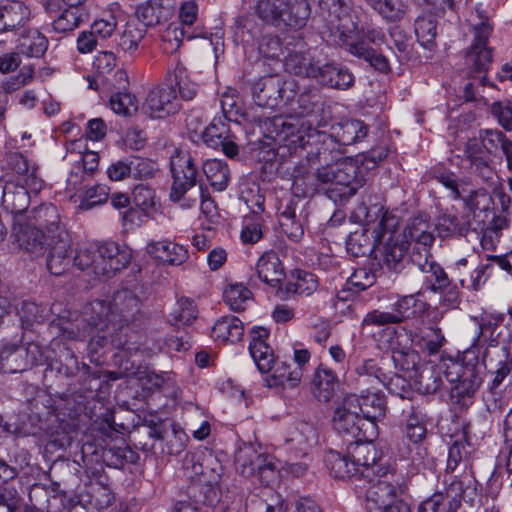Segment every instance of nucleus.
<instances>
[{"label": "nucleus", "instance_id": "10", "mask_svg": "<svg viewBox=\"0 0 512 512\" xmlns=\"http://www.w3.org/2000/svg\"><path fill=\"white\" fill-rule=\"evenodd\" d=\"M313 119H305L297 115L275 116L266 123L267 131L270 137L280 146L287 148L290 154L303 150L306 146L313 144L310 140L315 137H321L313 126Z\"/></svg>", "mask_w": 512, "mask_h": 512}, {"label": "nucleus", "instance_id": "56", "mask_svg": "<svg viewBox=\"0 0 512 512\" xmlns=\"http://www.w3.org/2000/svg\"><path fill=\"white\" fill-rule=\"evenodd\" d=\"M109 104L114 113L131 116L138 110L135 96L128 92H117L111 95Z\"/></svg>", "mask_w": 512, "mask_h": 512}, {"label": "nucleus", "instance_id": "30", "mask_svg": "<svg viewBox=\"0 0 512 512\" xmlns=\"http://www.w3.org/2000/svg\"><path fill=\"white\" fill-rule=\"evenodd\" d=\"M146 252L153 258L169 265H181L188 257V250L169 240L150 241L146 246Z\"/></svg>", "mask_w": 512, "mask_h": 512}, {"label": "nucleus", "instance_id": "8", "mask_svg": "<svg viewBox=\"0 0 512 512\" xmlns=\"http://www.w3.org/2000/svg\"><path fill=\"white\" fill-rule=\"evenodd\" d=\"M130 260L129 251L114 242H104L79 245L73 264L80 270L91 269L96 276H110L125 268Z\"/></svg>", "mask_w": 512, "mask_h": 512}, {"label": "nucleus", "instance_id": "53", "mask_svg": "<svg viewBox=\"0 0 512 512\" xmlns=\"http://www.w3.org/2000/svg\"><path fill=\"white\" fill-rule=\"evenodd\" d=\"M72 441L71 433L67 423H58L47 431L46 450L54 452L70 446Z\"/></svg>", "mask_w": 512, "mask_h": 512}, {"label": "nucleus", "instance_id": "48", "mask_svg": "<svg viewBox=\"0 0 512 512\" xmlns=\"http://www.w3.org/2000/svg\"><path fill=\"white\" fill-rule=\"evenodd\" d=\"M392 359L396 367L405 372L408 377L416 378L419 375L420 355L409 348H393Z\"/></svg>", "mask_w": 512, "mask_h": 512}, {"label": "nucleus", "instance_id": "16", "mask_svg": "<svg viewBox=\"0 0 512 512\" xmlns=\"http://www.w3.org/2000/svg\"><path fill=\"white\" fill-rule=\"evenodd\" d=\"M336 188L330 189L329 199L343 205L356 194L366 182L358 161L349 159L334 163Z\"/></svg>", "mask_w": 512, "mask_h": 512}, {"label": "nucleus", "instance_id": "7", "mask_svg": "<svg viewBox=\"0 0 512 512\" xmlns=\"http://www.w3.org/2000/svg\"><path fill=\"white\" fill-rule=\"evenodd\" d=\"M373 439L350 441L347 446L349 461L336 451H330L325 457L330 476L336 480H349L360 473L363 478L371 479L370 470L376 465L378 452Z\"/></svg>", "mask_w": 512, "mask_h": 512}, {"label": "nucleus", "instance_id": "31", "mask_svg": "<svg viewBox=\"0 0 512 512\" xmlns=\"http://www.w3.org/2000/svg\"><path fill=\"white\" fill-rule=\"evenodd\" d=\"M393 310L400 318V323L406 319L423 317L429 310L430 305L424 299L422 290L416 293L400 297L393 305Z\"/></svg>", "mask_w": 512, "mask_h": 512}, {"label": "nucleus", "instance_id": "20", "mask_svg": "<svg viewBox=\"0 0 512 512\" xmlns=\"http://www.w3.org/2000/svg\"><path fill=\"white\" fill-rule=\"evenodd\" d=\"M411 222L402 232L391 231L380 250V261L388 270L400 272L405 265L407 251L414 243L410 239Z\"/></svg>", "mask_w": 512, "mask_h": 512}, {"label": "nucleus", "instance_id": "40", "mask_svg": "<svg viewBox=\"0 0 512 512\" xmlns=\"http://www.w3.org/2000/svg\"><path fill=\"white\" fill-rule=\"evenodd\" d=\"M17 48L20 53L29 57H41L48 48L47 38L37 29H23L18 33Z\"/></svg>", "mask_w": 512, "mask_h": 512}, {"label": "nucleus", "instance_id": "29", "mask_svg": "<svg viewBox=\"0 0 512 512\" xmlns=\"http://www.w3.org/2000/svg\"><path fill=\"white\" fill-rule=\"evenodd\" d=\"M314 79L323 86L341 90L349 89L354 84V76L347 68L322 61Z\"/></svg>", "mask_w": 512, "mask_h": 512}, {"label": "nucleus", "instance_id": "26", "mask_svg": "<svg viewBox=\"0 0 512 512\" xmlns=\"http://www.w3.org/2000/svg\"><path fill=\"white\" fill-rule=\"evenodd\" d=\"M484 362H486V365L494 375L489 386L491 393L494 394V391L500 388L502 384L509 382V375L512 371L510 350L497 347L486 349Z\"/></svg>", "mask_w": 512, "mask_h": 512}, {"label": "nucleus", "instance_id": "57", "mask_svg": "<svg viewBox=\"0 0 512 512\" xmlns=\"http://www.w3.org/2000/svg\"><path fill=\"white\" fill-rule=\"evenodd\" d=\"M45 309L34 302L24 301L18 311L21 326L23 329H30L34 324L41 323L44 318Z\"/></svg>", "mask_w": 512, "mask_h": 512}, {"label": "nucleus", "instance_id": "45", "mask_svg": "<svg viewBox=\"0 0 512 512\" xmlns=\"http://www.w3.org/2000/svg\"><path fill=\"white\" fill-rule=\"evenodd\" d=\"M146 35V29L139 20H130L126 23L123 32L120 35L118 45L124 51L133 55L138 49Z\"/></svg>", "mask_w": 512, "mask_h": 512}, {"label": "nucleus", "instance_id": "62", "mask_svg": "<svg viewBox=\"0 0 512 512\" xmlns=\"http://www.w3.org/2000/svg\"><path fill=\"white\" fill-rule=\"evenodd\" d=\"M331 160L321 162L324 165L316 169V180L318 181L319 193H324L329 198L330 189L336 188V177L334 164Z\"/></svg>", "mask_w": 512, "mask_h": 512}, {"label": "nucleus", "instance_id": "6", "mask_svg": "<svg viewBox=\"0 0 512 512\" xmlns=\"http://www.w3.org/2000/svg\"><path fill=\"white\" fill-rule=\"evenodd\" d=\"M269 332L265 328H255L251 331L249 352L258 369L262 373H270L265 379L268 387L288 385L298 386L302 379V369L293 367L286 361H275L271 347L266 343Z\"/></svg>", "mask_w": 512, "mask_h": 512}, {"label": "nucleus", "instance_id": "14", "mask_svg": "<svg viewBox=\"0 0 512 512\" xmlns=\"http://www.w3.org/2000/svg\"><path fill=\"white\" fill-rule=\"evenodd\" d=\"M358 405L354 396H346L343 403L334 412V428L339 433L350 435L353 439H374L377 435V426L362 417L356 410Z\"/></svg>", "mask_w": 512, "mask_h": 512}, {"label": "nucleus", "instance_id": "60", "mask_svg": "<svg viewBox=\"0 0 512 512\" xmlns=\"http://www.w3.org/2000/svg\"><path fill=\"white\" fill-rule=\"evenodd\" d=\"M373 9L392 22L400 21L406 12V7L400 0H380Z\"/></svg>", "mask_w": 512, "mask_h": 512}, {"label": "nucleus", "instance_id": "42", "mask_svg": "<svg viewBox=\"0 0 512 512\" xmlns=\"http://www.w3.org/2000/svg\"><path fill=\"white\" fill-rule=\"evenodd\" d=\"M24 346L5 344L0 349V371L17 373L26 370Z\"/></svg>", "mask_w": 512, "mask_h": 512}, {"label": "nucleus", "instance_id": "13", "mask_svg": "<svg viewBox=\"0 0 512 512\" xmlns=\"http://www.w3.org/2000/svg\"><path fill=\"white\" fill-rule=\"evenodd\" d=\"M170 172L172 176L170 200L179 203L183 209L195 206L196 197L187 196V193L197 184V167L193 157L186 151L176 150L170 158Z\"/></svg>", "mask_w": 512, "mask_h": 512}, {"label": "nucleus", "instance_id": "59", "mask_svg": "<svg viewBox=\"0 0 512 512\" xmlns=\"http://www.w3.org/2000/svg\"><path fill=\"white\" fill-rule=\"evenodd\" d=\"M109 197V188L104 184H96L85 189L80 208L84 210L91 209L107 201Z\"/></svg>", "mask_w": 512, "mask_h": 512}, {"label": "nucleus", "instance_id": "43", "mask_svg": "<svg viewBox=\"0 0 512 512\" xmlns=\"http://www.w3.org/2000/svg\"><path fill=\"white\" fill-rule=\"evenodd\" d=\"M89 14L85 7H67L53 21V29L58 33L71 32L82 22L88 20Z\"/></svg>", "mask_w": 512, "mask_h": 512}, {"label": "nucleus", "instance_id": "23", "mask_svg": "<svg viewBox=\"0 0 512 512\" xmlns=\"http://www.w3.org/2000/svg\"><path fill=\"white\" fill-rule=\"evenodd\" d=\"M203 141L207 146L218 149L230 158L235 157L238 152V145L235 143V136L231 133L230 127L225 118H214L202 134Z\"/></svg>", "mask_w": 512, "mask_h": 512}, {"label": "nucleus", "instance_id": "41", "mask_svg": "<svg viewBox=\"0 0 512 512\" xmlns=\"http://www.w3.org/2000/svg\"><path fill=\"white\" fill-rule=\"evenodd\" d=\"M172 15V10L168 5L160 0H150L137 9V18L146 29L147 26H154L167 21Z\"/></svg>", "mask_w": 512, "mask_h": 512}, {"label": "nucleus", "instance_id": "35", "mask_svg": "<svg viewBox=\"0 0 512 512\" xmlns=\"http://www.w3.org/2000/svg\"><path fill=\"white\" fill-rule=\"evenodd\" d=\"M256 273L264 283L275 287L284 279V268L274 251L264 253L257 261Z\"/></svg>", "mask_w": 512, "mask_h": 512}, {"label": "nucleus", "instance_id": "3", "mask_svg": "<svg viewBox=\"0 0 512 512\" xmlns=\"http://www.w3.org/2000/svg\"><path fill=\"white\" fill-rule=\"evenodd\" d=\"M414 243L410 260L423 274V285L426 290L441 293L450 286L451 279L431 254V247L435 241L434 228L425 219L416 217L411 221L408 231Z\"/></svg>", "mask_w": 512, "mask_h": 512}, {"label": "nucleus", "instance_id": "18", "mask_svg": "<svg viewBox=\"0 0 512 512\" xmlns=\"http://www.w3.org/2000/svg\"><path fill=\"white\" fill-rule=\"evenodd\" d=\"M491 32L487 18L474 26V39L465 54V65L472 77L487 72L492 62V50L488 47Z\"/></svg>", "mask_w": 512, "mask_h": 512}, {"label": "nucleus", "instance_id": "27", "mask_svg": "<svg viewBox=\"0 0 512 512\" xmlns=\"http://www.w3.org/2000/svg\"><path fill=\"white\" fill-rule=\"evenodd\" d=\"M49 254L47 257V269L53 275L63 274L69 266L68 250L71 241L66 230L58 231V234L50 235Z\"/></svg>", "mask_w": 512, "mask_h": 512}, {"label": "nucleus", "instance_id": "21", "mask_svg": "<svg viewBox=\"0 0 512 512\" xmlns=\"http://www.w3.org/2000/svg\"><path fill=\"white\" fill-rule=\"evenodd\" d=\"M357 221L361 222L364 228H370L372 234L376 237L385 236L390 233L396 226V218L384 210L380 203H374L367 206L361 203L352 215Z\"/></svg>", "mask_w": 512, "mask_h": 512}, {"label": "nucleus", "instance_id": "33", "mask_svg": "<svg viewBox=\"0 0 512 512\" xmlns=\"http://www.w3.org/2000/svg\"><path fill=\"white\" fill-rule=\"evenodd\" d=\"M30 204V195L24 185L7 182L3 187L2 205L14 214L15 217H23L21 214L27 210Z\"/></svg>", "mask_w": 512, "mask_h": 512}, {"label": "nucleus", "instance_id": "9", "mask_svg": "<svg viewBox=\"0 0 512 512\" xmlns=\"http://www.w3.org/2000/svg\"><path fill=\"white\" fill-rule=\"evenodd\" d=\"M236 470L243 478L259 477L262 480L275 478H302L306 476L307 466L293 463L282 467L281 461L272 455L258 454L253 447L239 449L236 454Z\"/></svg>", "mask_w": 512, "mask_h": 512}, {"label": "nucleus", "instance_id": "51", "mask_svg": "<svg viewBox=\"0 0 512 512\" xmlns=\"http://www.w3.org/2000/svg\"><path fill=\"white\" fill-rule=\"evenodd\" d=\"M459 505L457 498L438 493L423 501L418 512H457Z\"/></svg>", "mask_w": 512, "mask_h": 512}, {"label": "nucleus", "instance_id": "1", "mask_svg": "<svg viewBox=\"0 0 512 512\" xmlns=\"http://www.w3.org/2000/svg\"><path fill=\"white\" fill-rule=\"evenodd\" d=\"M141 310V300L127 288L117 290L112 300H94L72 320H60L58 329L63 339L85 340L89 338L93 349L104 347L108 341L116 347L124 346L118 335Z\"/></svg>", "mask_w": 512, "mask_h": 512}, {"label": "nucleus", "instance_id": "37", "mask_svg": "<svg viewBox=\"0 0 512 512\" xmlns=\"http://www.w3.org/2000/svg\"><path fill=\"white\" fill-rule=\"evenodd\" d=\"M166 81L172 87L178 88L180 97L185 101L192 100L199 91V85L189 79L187 70L180 61L168 69Z\"/></svg>", "mask_w": 512, "mask_h": 512}, {"label": "nucleus", "instance_id": "52", "mask_svg": "<svg viewBox=\"0 0 512 512\" xmlns=\"http://www.w3.org/2000/svg\"><path fill=\"white\" fill-rule=\"evenodd\" d=\"M251 292L243 284H230L223 292L224 302L234 311L245 310L251 301Z\"/></svg>", "mask_w": 512, "mask_h": 512}, {"label": "nucleus", "instance_id": "36", "mask_svg": "<svg viewBox=\"0 0 512 512\" xmlns=\"http://www.w3.org/2000/svg\"><path fill=\"white\" fill-rule=\"evenodd\" d=\"M349 396L356 398L359 404L358 407L356 406V410L367 421L376 424V421L385 415L386 401L383 394L368 391L365 394H350Z\"/></svg>", "mask_w": 512, "mask_h": 512}, {"label": "nucleus", "instance_id": "19", "mask_svg": "<svg viewBox=\"0 0 512 512\" xmlns=\"http://www.w3.org/2000/svg\"><path fill=\"white\" fill-rule=\"evenodd\" d=\"M12 236L17 247L33 258L43 256L50 245V235L24 217L14 218Z\"/></svg>", "mask_w": 512, "mask_h": 512}, {"label": "nucleus", "instance_id": "22", "mask_svg": "<svg viewBox=\"0 0 512 512\" xmlns=\"http://www.w3.org/2000/svg\"><path fill=\"white\" fill-rule=\"evenodd\" d=\"M365 508L368 512H379L404 492L405 485L399 482H364Z\"/></svg>", "mask_w": 512, "mask_h": 512}, {"label": "nucleus", "instance_id": "55", "mask_svg": "<svg viewBox=\"0 0 512 512\" xmlns=\"http://www.w3.org/2000/svg\"><path fill=\"white\" fill-rule=\"evenodd\" d=\"M317 289L316 276L310 272L297 271L296 278L286 286L288 293L309 296Z\"/></svg>", "mask_w": 512, "mask_h": 512}, {"label": "nucleus", "instance_id": "39", "mask_svg": "<svg viewBox=\"0 0 512 512\" xmlns=\"http://www.w3.org/2000/svg\"><path fill=\"white\" fill-rule=\"evenodd\" d=\"M383 236L376 237L370 228H362L350 233L346 240L347 252L354 256H366L373 251L376 242H380Z\"/></svg>", "mask_w": 512, "mask_h": 512}, {"label": "nucleus", "instance_id": "24", "mask_svg": "<svg viewBox=\"0 0 512 512\" xmlns=\"http://www.w3.org/2000/svg\"><path fill=\"white\" fill-rule=\"evenodd\" d=\"M144 108L151 117L162 118L180 109L175 88L167 81L165 85L151 90L144 103Z\"/></svg>", "mask_w": 512, "mask_h": 512}, {"label": "nucleus", "instance_id": "11", "mask_svg": "<svg viewBox=\"0 0 512 512\" xmlns=\"http://www.w3.org/2000/svg\"><path fill=\"white\" fill-rule=\"evenodd\" d=\"M255 13L266 25L278 29H300L308 20L310 6L307 0H259Z\"/></svg>", "mask_w": 512, "mask_h": 512}, {"label": "nucleus", "instance_id": "15", "mask_svg": "<svg viewBox=\"0 0 512 512\" xmlns=\"http://www.w3.org/2000/svg\"><path fill=\"white\" fill-rule=\"evenodd\" d=\"M252 95L256 105L273 109L280 101L289 103L295 98L297 83L294 79L284 80L278 75L265 76L253 84Z\"/></svg>", "mask_w": 512, "mask_h": 512}, {"label": "nucleus", "instance_id": "12", "mask_svg": "<svg viewBox=\"0 0 512 512\" xmlns=\"http://www.w3.org/2000/svg\"><path fill=\"white\" fill-rule=\"evenodd\" d=\"M368 127L361 120H346L333 124L329 135L322 134L318 137L316 151H307V159L310 163L327 162L333 160L332 148L334 144L340 146L352 145L367 136Z\"/></svg>", "mask_w": 512, "mask_h": 512}, {"label": "nucleus", "instance_id": "28", "mask_svg": "<svg viewBox=\"0 0 512 512\" xmlns=\"http://www.w3.org/2000/svg\"><path fill=\"white\" fill-rule=\"evenodd\" d=\"M320 62L317 50L308 49L289 52L285 57L284 66L289 73L314 79Z\"/></svg>", "mask_w": 512, "mask_h": 512}, {"label": "nucleus", "instance_id": "32", "mask_svg": "<svg viewBox=\"0 0 512 512\" xmlns=\"http://www.w3.org/2000/svg\"><path fill=\"white\" fill-rule=\"evenodd\" d=\"M339 387L336 373L324 364H320L314 372L312 391L319 401L328 402Z\"/></svg>", "mask_w": 512, "mask_h": 512}, {"label": "nucleus", "instance_id": "34", "mask_svg": "<svg viewBox=\"0 0 512 512\" xmlns=\"http://www.w3.org/2000/svg\"><path fill=\"white\" fill-rule=\"evenodd\" d=\"M26 220L36 227L45 229L49 235H55L58 234V231L65 230V228L61 226L57 207L51 203H44L33 208Z\"/></svg>", "mask_w": 512, "mask_h": 512}, {"label": "nucleus", "instance_id": "61", "mask_svg": "<svg viewBox=\"0 0 512 512\" xmlns=\"http://www.w3.org/2000/svg\"><path fill=\"white\" fill-rule=\"evenodd\" d=\"M390 324H400V318L396 315V312L393 310L382 311L379 309L372 310L368 312L362 320V327H381Z\"/></svg>", "mask_w": 512, "mask_h": 512}, {"label": "nucleus", "instance_id": "17", "mask_svg": "<svg viewBox=\"0 0 512 512\" xmlns=\"http://www.w3.org/2000/svg\"><path fill=\"white\" fill-rule=\"evenodd\" d=\"M505 320L502 313H491L475 318L478 324V334L472 344L479 345V338L482 336L487 342V349L506 348L510 350L512 342V306L508 309V319L504 328L497 331L500 324Z\"/></svg>", "mask_w": 512, "mask_h": 512}, {"label": "nucleus", "instance_id": "49", "mask_svg": "<svg viewBox=\"0 0 512 512\" xmlns=\"http://www.w3.org/2000/svg\"><path fill=\"white\" fill-rule=\"evenodd\" d=\"M412 341L426 350L430 355L438 353L443 346L445 338L440 328L425 327L415 333Z\"/></svg>", "mask_w": 512, "mask_h": 512}, {"label": "nucleus", "instance_id": "50", "mask_svg": "<svg viewBox=\"0 0 512 512\" xmlns=\"http://www.w3.org/2000/svg\"><path fill=\"white\" fill-rule=\"evenodd\" d=\"M198 316V309L195 303L186 297L177 300L173 311L169 315L172 325L180 327L190 325Z\"/></svg>", "mask_w": 512, "mask_h": 512}, {"label": "nucleus", "instance_id": "63", "mask_svg": "<svg viewBox=\"0 0 512 512\" xmlns=\"http://www.w3.org/2000/svg\"><path fill=\"white\" fill-rule=\"evenodd\" d=\"M201 489L204 493V504L213 507L221 503L224 508H228V495H223L219 482H204Z\"/></svg>", "mask_w": 512, "mask_h": 512}, {"label": "nucleus", "instance_id": "2", "mask_svg": "<svg viewBox=\"0 0 512 512\" xmlns=\"http://www.w3.org/2000/svg\"><path fill=\"white\" fill-rule=\"evenodd\" d=\"M319 8L337 45L346 46L350 54L364 59L378 72L390 71L388 59L384 55L369 47L364 41L349 42L357 25L349 13L345 0H319Z\"/></svg>", "mask_w": 512, "mask_h": 512}, {"label": "nucleus", "instance_id": "4", "mask_svg": "<svg viewBox=\"0 0 512 512\" xmlns=\"http://www.w3.org/2000/svg\"><path fill=\"white\" fill-rule=\"evenodd\" d=\"M480 346L471 344L463 351L459 361H451L444 370V376L450 383L451 400L461 408L473 403L474 395L484 380V365L480 362Z\"/></svg>", "mask_w": 512, "mask_h": 512}, {"label": "nucleus", "instance_id": "54", "mask_svg": "<svg viewBox=\"0 0 512 512\" xmlns=\"http://www.w3.org/2000/svg\"><path fill=\"white\" fill-rule=\"evenodd\" d=\"M297 103L300 108L299 117H304L305 119L315 117L314 121H317L315 114L322 109L317 89L313 88L302 92L298 96Z\"/></svg>", "mask_w": 512, "mask_h": 512}, {"label": "nucleus", "instance_id": "44", "mask_svg": "<svg viewBox=\"0 0 512 512\" xmlns=\"http://www.w3.org/2000/svg\"><path fill=\"white\" fill-rule=\"evenodd\" d=\"M471 228L469 220L456 215L444 213L438 218L436 229L441 238L465 236Z\"/></svg>", "mask_w": 512, "mask_h": 512}, {"label": "nucleus", "instance_id": "58", "mask_svg": "<svg viewBox=\"0 0 512 512\" xmlns=\"http://www.w3.org/2000/svg\"><path fill=\"white\" fill-rule=\"evenodd\" d=\"M414 29L418 40L423 45L431 43L436 36V22L430 14L419 16L415 20Z\"/></svg>", "mask_w": 512, "mask_h": 512}, {"label": "nucleus", "instance_id": "5", "mask_svg": "<svg viewBox=\"0 0 512 512\" xmlns=\"http://www.w3.org/2000/svg\"><path fill=\"white\" fill-rule=\"evenodd\" d=\"M293 196L280 202L278 207V222L287 237L298 242L304 235V222L307 214L301 197H312L319 193L316 172L314 174L302 173L293 176Z\"/></svg>", "mask_w": 512, "mask_h": 512}, {"label": "nucleus", "instance_id": "38", "mask_svg": "<svg viewBox=\"0 0 512 512\" xmlns=\"http://www.w3.org/2000/svg\"><path fill=\"white\" fill-rule=\"evenodd\" d=\"M244 333L243 322L235 316H224L212 327V337L222 343H236Z\"/></svg>", "mask_w": 512, "mask_h": 512}, {"label": "nucleus", "instance_id": "64", "mask_svg": "<svg viewBox=\"0 0 512 512\" xmlns=\"http://www.w3.org/2000/svg\"><path fill=\"white\" fill-rule=\"evenodd\" d=\"M184 31L177 25L171 24L162 35L163 50L172 53L178 50L182 44Z\"/></svg>", "mask_w": 512, "mask_h": 512}, {"label": "nucleus", "instance_id": "47", "mask_svg": "<svg viewBox=\"0 0 512 512\" xmlns=\"http://www.w3.org/2000/svg\"><path fill=\"white\" fill-rule=\"evenodd\" d=\"M289 442L302 455H307L308 451L317 444L318 433L311 424L300 423L291 433Z\"/></svg>", "mask_w": 512, "mask_h": 512}, {"label": "nucleus", "instance_id": "25", "mask_svg": "<svg viewBox=\"0 0 512 512\" xmlns=\"http://www.w3.org/2000/svg\"><path fill=\"white\" fill-rule=\"evenodd\" d=\"M29 7L18 0H4L0 3V33H19L30 21Z\"/></svg>", "mask_w": 512, "mask_h": 512}, {"label": "nucleus", "instance_id": "46", "mask_svg": "<svg viewBox=\"0 0 512 512\" xmlns=\"http://www.w3.org/2000/svg\"><path fill=\"white\" fill-rule=\"evenodd\" d=\"M202 170L215 190L223 191L226 189L229 182V169L225 161L209 159L203 163Z\"/></svg>", "mask_w": 512, "mask_h": 512}]
</instances>
